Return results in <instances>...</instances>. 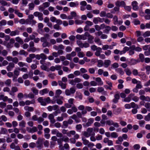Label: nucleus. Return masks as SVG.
Segmentation results:
<instances>
[{"instance_id":"423d86ee","label":"nucleus","mask_w":150,"mask_h":150,"mask_svg":"<svg viewBox=\"0 0 150 150\" xmlns=\"http://www.w3.org/2000/svg\"><path fill=\"white\" fill-rule=\"evenodd\" d=\"M81 81V79L79 78H76L74 79L69 80V83L72 86H75L77 83H79Z\"/></svg>"},{"instance_id":"72a5a7b5","label":"nucleus","mask_w":150,"mask_h":150,"mask_svg":"<svg viewBox=\"0 0 150 150\" xmlns=\"http://www.w3.org/2000/svg\"><path fill=\"white\" fill-rule=\"evenodd\" d=\"M78 5L79 3L77 2L75 3L72 2L69 3V5L71 7H76L78 6Z\"/></svg>"},{"instance_id":"79ce46f5","label":"nucleus","mask_w":150,"mask_h":150,"mask_svg":"<svg viewBox=\"0 0 150 150\" xmlns=\"http://www.w3.org/2000/svg\"><path fill=\"white\" fill-rule=\"evenodd\" d=\"M144 107L148 109L149 111H150V103L149 102L145 103Z\"/></svg>"},{"instance_id":"49530a36","label":"nucleus","mask_w":150,"mask_h":150,"mask_svg":"<svg viewBox=\"0 0 150 150\" xmlns=\"http://www.w3.org/2000/svg\"><path fill=\"white\" fill-rule=\"evenodd\" d=\"M62 69L64 72H70L71 71V70H70L68 67L65 66L63 67Z\"/></svg>"},{"instance_id":"ddd939ff","label":"nucleus","mask_w":150,"mask_h":150,"mask_svg":"<svg viewBox=\"0 0 150 150\" xmlns=\"http://www.w3.org/2000/svg\"><path fill=\"white\" fill-rule=\"evenodd\" d=\"M93 122L94 119L92 118H90L88 120V122L85 124H83V125L85 127H88L90 126Z\"/></svg>"},{"instance_id":"774afa93","label":"nucleus","mask_w":150,"mask_h":150,"mask_svg":"<svg viewBox=\"0 0 150 150\" xmlns=\"http://www.w3.org/2000/svg\"><path fill=\"white\" fill-rule=\"evenodd\" d=\"M137 85L136 86L137 88L138 89L141 88L142 87V86L141 84V83L140 81H139L137 83Z\"/></svg>"},{"instance_id":"e433bc0d","label":"nucleus","mask_w":150,"mask_h":150,"mask_svg":"<svg viewBox=\"0 0 150 150\" xmlns=\"http://www.w3.org/2000/svg\"><path fill=\"white\" fill-rule=\"evenodd\" d=\"M15 40L16 41L21 44H23V41L22 39L19 37H17L16 38Z\"/></svg>"},{"instance_id":"9b49d317","label":"nucleus","mask_w":150,"mask_h":150,"mask_svg":"<svg viewBox=\"0 0 150 150\" xmlns=\"http://www.w3.org/2000/svg\"><path fill=\"white\" fill-rule=\"evenodd\" d=\"M27 131L29 133H33L38 131L37 128L36 127H33L32 128L27 127Z\"/></svg>"},{"instance_id":"c9c22d12","label":"nucleus","mask_w":150,"mask_h":150,"mask_svg":"<svg viewBox=\"0 0 150 150\" xmlns=\"http://www.w3.org/2000/svg\"><path fill=\"white\" fill-rule=\"evenodd\" d=\"M11 83V80L10 79H8L4 81L5 85L8 86H10Z\"/></svg>"},{"instance_id":"f704fd0d","label":"nucleus","mask_w":150,"mask_h":150,"mask_svg":"<svg viewBox=\"0 0 150 150\" xmlns=\"http://www.w3.org/2000/svg\"><path fill=\"white\" fill-rule=\"evenodd\" d=\"M36 144H37V147L39 149H40L43 147L42 144L40 143L39 141H37Z\"/></svg>"},{"instance_id":"864d4df0","label":"nucleus","mask_w":150,"mask_h":150,"mask_svg":"<svg viewBox=\"0 0 150 150\" xmlns=\"http://www.w3.org/2000/svg\"><path fill=\"white\" fill-rule=\"evenodd\" d=\"M144 37H148L150 36V31H147L145 32L143 35Z\"/></svg>"},{"instance_id":"473e14b6","label":"nucleus","mask_w":150,"mask_h":150,"mask_svg":"<svg viewBox=\"0 0 150 150\" xmlns=\"http://www.w3.org/2000/svg\"><path fill=\"white\" fill-rule=\"evenodd\" d=\"M111 62L109 60H105L104 61V66L106 67H108L110 64Z\"/></svg>"},{"instance_id":"c85d7f7f","label":"nucleus","mask_w":150,"mask_h":150,"mask_svg":"<svg viewBox=\"0 0 150 150\" xmlns=\"http://www.w3.org/2000/svg\"><path fill=\"white\" fill-rule=\"evenodd\" d=\"M25 110L28 112H33L34 111V108L32 107L25 106L24 107Z\"/></svg>"},{"instance_id":"a211bd4d","label":"nucleus","mask_w":150,"mask_h":150,"mask_svg":"<svg viewBox=\"0 0 150 150\" xmlns=\"http://www.w3.org/2000/svg\"><path fill=\"white\" fill-rule=\"evenodd\" d=\"M62 81L59 80L58 81L59 85L61 87L62 89H65L66 88L67 84L63 83Z\"/></svg>"},{"instance_id":"9d476101","label":"nucleus","mask_w":150,"mask_h":150,"mask_svg":"<svg viewBox=\"0 0 150 150\" xmlns=\"http://www.w3.org/2000/svg\"><path fill=\"white\" fill-rule=\"evenodd\" d=\"M15 67V64L12 62H9L8 65L6 67V69L7 71H12Z\"/></svg>"},{"instance_id":"052dcab7","label":"nucleus","mask_w":150,"mask_h":150,"mask_svg":"<svg viewBox=\"0 0 150 150\" xmlns=\"http://www.w3.org/2000/svg\"><path fill=\"white\" fill-rule=\"evenodd\" d=\"M115 147L117 150H122L123 149V147L120 145H116L115 146Z\"/></svg>"},{"instance_id":"de8ad7c7","label":"nucleus","mask_w":150,"mask_h":150,"mask_svg":"<svg viewBox=\"0 0 150 150\" xmlns=\"http://www.w3.org/2000/svg\"><path fill=\"white\" fill-rule=\"evenodd\" d=\"M44 101L46 103V105L47 103H49L51 102V100L49 97H47V98H44Z\"/></svg>"},{"instance_id":"aec40b11","label":"nucleus","mask_w":150,"mask_h":150,"mask_svg":"<svg viewBox=\"0 0 150 150\" xmlns=\"http://www.w3.org/2000/svg\"><path fill=\"white\" fill-rule=\"evenodd\" d=\"M87 113V111L86 110H84L82 111L81 112H78L76 113L77 115L79 118H82V115H84Z\"/></svg>"},{"instance_id":"bf43d9fd","label":"nucleus","mask_w":150,"mask_h":150,"mask_svg":"<svg viewBox=\"0 0 150 150\" xmlns=\"http://www.w3.org/2000/svg\"><path fill=\"white\" fill-rule=\"evenodd\" d=\"M144 120L145 121H149L150 120V112L145 116L144 117Z\"/></svg>"},{"instance_id":"c756f323","label":"nucleus","mask_w":150,"mask_h":150,"mask_svg":"<svg viewBox=\"0 0 150 150\" xmlns=\"http://www.w3.org/2000/svg\"><path fill=\"white\" fill-rule=\"evenodd\" d=\"M35 102L34 99H33L31 100H26L25 102V104L26 105H29L31 104H34Z\"/></svg>"},{"instance_id":"338daca9","label":"nucleus","mask_w":150,"mask_h":150,"mask_svg":"<svg viewBox=\"0 0 150 150\" xmlns=\"http://www.w3.org/2000/svg\"><path fill=\"white\" fill-rule=\"evenodd\" d=\"M7 132V130L4 128H1L0 133L2 134H5Z\"/></svg>"},{"instance_id":"0eeeda50","label":"nucleus","mask_w":150,"mask_h":150,"mask_svg":"<svg viewBox=\"0 0 150 150\" xmlns=\"http://www.w3.org/2000/svg\"><path fill=\"white\" fill-rule=\"evenodd\" d=\"M106 123L107 125H113L115 128H118L119 127V123L117 122H114L113 120H109L106 121Z\"/></svg>"},{"instance_id":"f8f14e48","label":"nucleus","mask_w":150,"mask_h":150,"mask_svg":"<svg viewBox=\"0 0 150 150\" xmlns=\"http://www.w3.org/2000/svg\"><path fill=\"white\" fill-rule=\"evenodd\" d=\"M103 142L107 144L109 146H112L113 144V141L109 140L108 138H105L104 139Z\"/></svg>"},{"instance_id":"e2e57ef3","label":"nucleus","mask_w":150,"mask_h":150,"mask_svg":"<svg viewBox=\"0 0 150 150\" xmlns=\"http://www.w3.org/2000/svg\"><path fill=\"white\" fill-rule=\"evenodd\" d=\"M82 76L83 78L86 79L88 80L90 78V76L87 74H84L82 75Z\"/></svg>"},{"instance_id":"603ef678","label":"nucleus","mask_w":150,"mask_h":150,"mask_svg":"<svg viewBox=\"0 0 150 150\" xmlns=\"http://www.w3.org/2000/svg\"><path fill=\"white\" fill-rule=\"evenodd\" d=\"M42 46L43 47H49L50 45V43L47 41L43 42Z\"/></svg>"},{"instance_id":"2f4dec72","label":"nucleus","mask_w":150,"mask_h":150,"mask_svg":"<svg viewBox=\"0 0 150 150\" xmlns=\"http://www.w3.org/2000/svg\"><path fill=\"white\" fill-rule=\"evenodd\" d=\"M31 91L33 93L34 95H37L38 94L39 90L36 88L33 87L31 89Z\"/></svg>"},{"instance_id":"a878e982","label":"nucleus","mask_w":150,"mask_h":150,"mask_svg":"<svg viewBox=\"0 0 150 150\" xmlns=\"http://www.w3.org/2000/svg\"><path fill=\"white\" fill-rule=\"evenodd\" d=\"M129 47H125L122 50L120 51V55H122L123 54H125L126 52L129 50Z\"/></svg>"},{"instance_id":"20e7f679","label":"nucleus","mask_w":150,"mask_h":150,"mask_svg":"<svg viewBox=\"0 0 150 150\" xmlns=\"http://www.w3.org/2000/svg\"><path fill=\"white\" fill-rule=\"evenodd\" d=\"M76 43L78 45L82 48L83 47L87 48L90 46L89 44L88 43L86 42L83 43L80 40H77L76 41Z\"/></svg>"},{"instance_id":"3c124183","label":"nucleus","mask_w":150,"mask_h":150,"mask_svg":"<svg viewBox=\"0 0 150 150\" xmlns=\"http://www.w3.org/2000/svg\"><path fill=\"white\" fill-rule=\"evenodd\" d=\"M133 23L135 25H137L140 24V21L137 19H134L133 21Z\"/></svg>"},{"instance_id":"bb28decb","label":"nucleus","mask_w":150,"mask_h":150,"mask_svg":"<svg viewBox=\"0 0 150 150\" xmlns=\"http://www.w3.org/2000/svg\"><path fill=\"white\" fill-rule=\"evenodd\" d=\"M95 80L98 82L97 85L99 86H102L103 84V82L102 81L100 77H97L96 78Z\"/></svg>"},{"instance_id":"5fc2aeb1","label":"nucleus","mask_w":150,"mask_h":150,"mask_svg":"<svg viewBox=\"0 0 150 150\" xmlns=\"http://www.w3.org/2000/svg\"><path fill=\"white\" fill-rule=\"evenodd\" d=\"M77 56L80 58H82L84 56L85 54L83 52H80L78 53Z\"/></svg>"},{"instance_id":"6e6d98bb","label":"nucleus","mask_w":150,"mask_h":150,"mask_svg":"<svg viewBox=\"0 0 150 150\" xmlns=\"http://www.w3.org/2000/svg\"><path fill=\"white\" fill-rule=\"evenodd\" d=\"M132 47L134 48V50L137 52H141L142 51V49L141 48L137 47H135L134 45H133Z\"/></svg>"},{"instance_id":"0e129e2a","label":"nucleus","mask_w":150,"mask_h":150,"mask_svg":"<svg viewBox=\"0 0 150 150\" xmlns=\"http://www.w3.org/2000/svg\"><path fill=\"white\" fill-rule=\"evenodd\" d=\"M29 8L30 10H32L35 7V5L33 3H30L29 4Z\"/></svg>"},{"instance_id":"4d7b16f0","label":"nucleus","mask_w":150,"mask_h":150,"mask_svg":"<svg viewBox=\"0 0 150 150\" xmlns=\"http://www.w3.org/2000/svg\"><path fill=\"white\" fill-rule=\"evenodd\" d=\"M93 54V53L90 51H88L86 53V56L88 57L92 56Z\"/></svg>"},{"instance_id":"4be33fe9","label":"nucleus","mask_w":150,"mask_h":150,"mask_svg":"<svg viewBox=\"0 0 150 150\" xmlns=\"http://www.w3.org/2000/svg\"><path fill=\"white\" fill-rule=\"evenodd\" d=\"M120 98V96L119 94L117 93L115 94L114 96V98L113 100V102L115 103H117L118 102V100Z\"/></svg>"},{"instance_id":"2eb2a0df","label":"nucleus","mask_w":150,"mask_h":150,"mask_svg":"<svg viewBox=\"0 0 150 150\" xmlns=\"http://www.w3.org/2000/svg\"><path fill=\"white\" fill-rule=\"evenodd\" d=\"M85 35L88 37V41L90 43H92L93 42V40L94 39L93 37L90 35L88 32L85 33Z\"/></svg>"},{"instance_id":"4c0bfd02","label":"nucleus","mask_w":150,"mask_h":150,"mask_svg":"<svg viewBox=\"0 0 150 150\" xmlns=\"http://www.w3.org/2000/svg\"><path fill=\"white\" fill-rule=\"evenodd\" d=\"M38 35V34L37 33H33V34L30 35L29 37L30 40H34L35 39L36 36Z\"/></svg>"},{"instance_id":"dca6fc26","label":"nucleus","mask_w":150,"mask_h":150,"mask_svg":"<svg viewBox=\"0 0 150 150\" xmlns=\"http://www.w3.org/2000/svg\"><path fill=\"white\" fill-rule=\"evenodd\" d=\"M132 6L133 9L134 11L138 10L139 7L138 6V3L137 1H134L132 3Z\"/></svg>"},{"instance_id":"393cba45","label":"nucleus","mask_w":150,"mask_h":150,"mask_svg":"<svg viewBox=\"0 0 150 150\" xmlns=\"http://www.w3.org/2000/svg\"><path fill=\"white\" fill-rule=\"evenodd\" d=\"M62 93V91L60 89L57 90L55 92V96L54 97L56 98H57L59 97V96Z\"/></svg>"},{"instance_id":"a19ab883","label":"nucleus","mask_w":150,"mask_h":150,"mask_svg":"<svg viewBox=\"0 0 150 150\" xmlns=\"http://www.w3.org/2000/svg\"><path fill=\"white\" fill-rule=\"evenodd\" d=\"M118 137L117 133L115 132H112L111 133V137L112 138H116Z\"/></svg>"},{"instance_id":"680f3d73","label":"nucleus","mask_w":150,"mask_h":150,"mask_svg":"<svg viewBox=\"0 0 150 150\" xmlns=\"http://www.w3.org/2000/svg\"><path fill=\"white\" fill-rule=\"evenodd\" d=\"M76 98H78L80 100H81L82 98V96L81 94L80 93H76Z\"/></svg>"},{"instance_id":"58836bf2","label":"nucleus","mask_w":150,"mask_h":150,"mask_svg":"<svg viewBox=\"0 0 150 150\" xmlns=\"http://www.w3.org/2000/svg\"><path fill=\"white\" fill-rule=\"evenodd\" d=\"M19 69L18 70V69H16L13 71V73L14 76L17 77L20 74Z\"/></svg>"},{"instance_id":"1a4fd4ad","label":"nucleus","mask_w":150,"mask_h":150,"mask_svg":"<svg viewBox=\"0 0 150 150\" xmlns=\"http://www.w3.org/2000/svg\"><path fill=\"white\" fill-rule=\"evenodd\" d=\"M47 58V57L44 53H42L40 54H37L36 55V59H37L39 60L40 59L45 60Z\"/></svg>"},{"instance_id":"13d9d810","label":"nucleus","mask_w":150,"mask_h":150,"mask_svg":"<svg viewBox=\"0 0 150 150\" xmlns=\"http://www.w3.org/2000/svg\"><path fill=\"white\" fill-rule=\"evenodd\" d=\"M26 64H27L26 63L21 62H19L18 63V65L20 67H22L24 66H26Z\"/></svg>"},{"instance_id":"5701e85b","label":"nucleus","mask_w":150,"mask_h":150,"mask_svg":"<svg viewBox=\"0 0 150 150\" xmlns=\"http://www.w3.org/2000/svg\"><path fill=\"white\" fill-rule=\"evenodd\" d=\"M102 52V49L100 47H98V49L96 50L95 54L97 57H99Z\"/></svg>"},{"instance_id":"39448f33","label":"nucleus","mask_w":150,"mask_h":150,"mask_svg":"<svg viewBox=\"0 0 150 150\" xmlns=\"http://www.w3.org/2000/svg\"><path fill=\"white\" fill-rule=\"evenodd\" d=\"M62 134H66L69 137H71V135H74L76 133V132L75 131L71 130L68 132V130L65 129H62Z\"/></svg>"},{"instance_id":"4468645a","label":"nucleus","mask_w":150,"mask_h":150,"mask_svg":"<svg viewBox=\"0 0 150 150\" xmlns=\"http://www.w3.org/2000/svg\"><path fill=\"white\" fill-rule=\"evenodd\" d=\"M134 96V94L130 93L127 97H125V98L122 101L126 102H129L131 100V97H133Z\"/></svg>"},{"instance_id":"f257e3e1","label":"nucleus","mask_w":150,"mask_h":150,"mask_svg":"<svg viewBox=\"0 0 150 150\" xmlns=\"http://www.w3.org/2000/svg\"><path fill=\"white\" fill-rule=\"evenodd\" d=\"M69 138L66 136H62V138L58 139L57 143L60 145L59 147L61 150H64L62 146V142L64 141L65 142H69Z\"/></svg>"},{"instance_id":"f3484780","label":"nucleus","mask_w":150,"mask_h":150,"mask_svg":"<svg viewBox=\"0 0 150 150\" xmlns=\"http://www.w3.org/2000/svg\"><path fill=\"white\" fill-rule=\"evenodd\" d=\"M48 118L50 120V122L54 123L55 122V120L54 118V115L53 114H50L48 115Z\"/></svg>"},{"instance_id":"37998d69","label":"nucleus","mask_w":150,"mask_h":150,"mask_svg":"<svg viewBox=\"0 0 150 150\" xmlns=\"http://www.w3.org/2000/svg\"><path fill=\"white\" fill-rule=\"evenodd\" d=\"M19 54L21 55H24L26 56L28 55V53L25 52L24 50H21L19 52Z\"/></svg>"},{"instance_id":"412c9836","label":"nucleus","mask_w":150,"mask_h":150,"mask_svg":"<svg viewBox=\"0 0 150 150\" xmlns=\"http://www.w3.org/2000/svg\"><path fill=\"white\" fill-rule=\"evenodd\" d=\"M38 101L40 103L41 105L43 106L46 105V103L44 101V99L42 97H40L37 99Z\"/></svg>"},{"instance_id":"6e6552de","label":"nucleus","mask_w":150,"mask_h":150,"mask_svg":"<svg viewBox=\"0 0 150 150\" xmlns=\"http://www.w3.org/2000/svg\"><path fill=\"white\" fill-rule=\"evenodd\" d=\"M76 90L74 87H71L69 89H67L65 90V93L67 96H70L71 94H74Z\"/></svg>"},{"instance_id":"b1692460","label":"nucleus","mask_w":150,"mask_h":150,"mask_svg":"<svg viewBox=\"0 0 150 150\" xmlns=\"http://www.w3.org/2000/svg\"><path fill=\"white\" fill-rule=\"evenodd\" d=\"M20 32L17 30L11 31L10 35L11 36H13L16 35H18L19 34Z\"/></svg>"},{"instance_id":"f03ea898","label":"nucleus","mask_w":150,"mask_h":150,"mask_svg":"<svg viewBox=\"0 0 150 150\" xmlns=\"http://www.w3.org/2000/svg\"><path fill=\"white\" fill-rule=\"evenodd\" d=\"M93 130L92 128H88L86 131H84L83 132V134L86 137H88L91 135L94 136L95 135V133L93 132Z\"/></svg>"},{"instance_id":"09e8293b","label":"nucleus","mask_w":150,"mask_h":150,"mask_svg":"<svg viewBox=\"0 0 150 150\" xmlns=\"http://www.w3.org/2000/svg\"><path fill=\"white\" fill-rule=\"evenodd\" d=\"M15 13L20 17H22L23 16V13H20L17 10H15Z\"/></svg>"},{"instance_id":"7ed1b4c3","label":"nucleus","mask_w":150,"mask_h":150,"mask_svg":"<svg viewBox=\"0 0 150 150\" xmlns=\"http://www.w3.org/2000/svg\"><path fill=\"white\" fill-rule=\"evenodd\" d=\"M113 24L115 25H121L123 23L122 19L121 18L119 20L117 16H115L113 17Z\"/></svg>"},{"instance_id":"a18cd8bd","label":"nucleus","mask_w":150,"mask_h":150,"mask_svg":"<svg viewBox=\"0 0 150 150\" xmlns=\"http://www.w3.org/2000/svg\"><path fill=\"white\" fill-rule=\"evenodd\" d=\"M105 29L104 30V32L107 33H108L109 32L111 28L109 26H107L105 27Z\"/></svg>"},{"instance_id":"8fccbe9b","label":"nucleus","mask_w":150,"mask_h":150,"mask_svg":"<svg viewBox=\"0 0 150 150\" xmlns=\"http://www.w3.org/2000/svg\"><path fill=\"white\" fill-rule=\"evenodd\" d=\"M82 140L83 141V144L85 145H87L89 142V141L86 139L84 137H82Z\"/></svg>"},{"instance_id":"7c9ffc66","label":"nucleus","mask_w":150,"mask_h":150,"mask_svg":"<svg viewBox=\"0 0 150 150\" xmlns=\"http://www.w3.org/2000/svg\"><path fill=\"white\" fill-rule=\"evenodd\" d=\"M26 122L24 120H22L19 122V126L21 128H24L25 127Z\"/></svg>"},{"instance_id":"69168bd1","label":"nucleus","mask_w":150,"mask_h":150,"mask_svg":"<svg viewBox=\"0 0 150 150\" xmlns=\"http://www.w3.org/2000/svg\"><path fill=\"white\" fill-rule=\"evenodd\" d=\"M6 103L4 102H1L0 103V108H4L6 107Z\"/></svg>"},{"instance_id":"ea45409f","label":"nucleus","mask_w":150,"mask_h":150,"mask_svg":"<svg viewBox=\"0 0 150 150\" xmlns=\"http://www.w3.org/2000/svg\"><path fill=\"white\" fill-rule=\"evenodd\" d=\"M97 63V66L99 67L103 66L104 64L103 61L101 60H98Z\"/></svg>"},{"instance_id":"cd10ccee","label":"nucleus","mask_w":150,"mask_h":150,"mask_svg":"<svg viewBox=\"0 0 150 150\" xmlns=\"http://www.w3.org/2000/svg\"><path fill=\"white\" fill-rule=\"evenodd\" d=\"M116 5L118 6H124L125 5V3L123 1H117L116 2Z\"/></svg>"},{"instance_id":"6ab92c4d","label":"nucleus","mask_w":150,"mask_h":150,"mask_svg":"<svg viewBox=\"0 0 150 150\" xmlns=\"http://www.w3.org/2000/svg\"><path fill=\"white\" fill-rule=\"evenodd\" d=\"M49 92V90L48 88H45L39 91V93L42 96L44 94L47 93Z\"/></svg>"},{"instance_id":"c03bdc74","label":"nucleus","mask_w":150,"mask_h":150,"mask_svg":"<svg viewBox=\"0 0 150 150\" xmlns=\"http://www.w3.org/2000/svg\"><path fill=\"white\" fill-rule=\"evenodd\" d=\"M131 107L134 108H136L137 109L139 108L138 106L134 102H132L130 103Z\"/></svg>"}]
</instances>
